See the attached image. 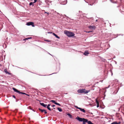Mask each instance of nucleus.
Wrapping results in <instances>:
<instances>
[{
  "label": "nucleus",
  "mask_w": 124,
  "mask_h": 124,
  "mask_svg": "<svg viewBox=\"0 0 124 124\" xmlns=\"http://www.w3.org/2000/svg\"><path fill=\"white\" fill-rule=\"evenodd\" d=\"M76 119L79 121L83 122V124H85V123L87 122L88 123V121L87 119L84 118L80 117L78 116L76 118Z\"/></svg>",
  "instance_id": "nucleus-1"
},
{
  "label": "nucleus",
  "mask_w": 124,
  "mask_h": 124,
  "mask_svg": "<svg viewBox=\"0 0 124 124\" xmlns=\"http://www.w3.org/2000/svg\"><path fill=\"white\" fill-rule=\"evenodd\" d=\"M90 90H86L85 89H80L77 91L79 93H87L90 92Z\"/></svg>",
  "instance_id": "nucleus-2"
},
{
  "label": "nucleus",
  "mask_w": 124,
  "mask_h": 124,
  "mask_svg": "<svg viewBox=\"0 0 124 124\" xmlns=\"http://www.w3.org/2000/svg\"><path fill=\"white\" fill-rule=\"evenodd\" d=\"M64 33L68 37H71L74 36L75 34L74 33L71 32H70L67 31H65Z\"/></svg>",
  "instance_id": "nucleus-3"
},
{
  "label": "nucleus",
  "mask_w": 124,
  "mask_h": 124,
  "mask_svg": "<svg viewBox=\"0 0 124 124\" xmlns=\"http://www.w3.org/2000/svg\"><path fill=\"white\" fill-rule=\"evenodd\" d=\"M13 89L14 90V92H16L18 93H19V94H25L29 96H30L29 95L27 94H26L24 93L21 92L19 91H18L17 89H16L15 88H13Z\"/></svg>",
  "instance_id": "nucleus-4"
},
{
  "label": "nucleus",
  "mask_w": 124,
  "mask_h": 124,
  "mask_svg": "<svg viewBox=\"0 0 124 124\" xmlns=\"http://www.w3.org/2000/svg\"><path fill=\"white\" fill-rule=\"evenodd\" d=\"M26 25L28 26L31 25L33 27H34L35 26L34 25V23L33 22H30L27 23Z\"/></svg>",
  "instance_id": "nucleus-5"
},
{
  "label": "nucleus",
  "mask_w": 124,
  "mask_h": 124,
  "mask_svg": "<svg viewBox=\"0 0 124 124\" xmlns=\"http://www.w3.org/2000/svg\"><path fill=\"white\" fill-rule=\"evenodd\" d=\"M111 1L114 3H116L121 1V0H110Z\"/></svg>",
  "instance_id": "nucleus-6"
},
{
  "label": "nucleus",
  "mask_w": 124,
  "mask_h": 124,
  "mask_svg": "<svg viewBox=\"0 0 124 124\" xmlns=\"http://www.w3.org/2000/svg\"><path fill=\"white\" fill-rule=\"evenodd\" d=\"M121 123H123V122L122 121H119L118 123H117L116 121H115L112 123L111 124H120Z\"/></svg>",
  "instance_id": "nucleus-7"
},
{
  "label": "nucleus",
  "mask_w": 124,
  "mask_h": 124,
  "mask_svg": "<svg viewBox=\"0 0 124 124\" xmlns=\"http://www.w3.org/2000/svg\"><path fill=\"white\" fill-rule=\"evenodd\" d=\"M116 116L117 117H119V119L120 120H121L123 122L121 116L120 115V114H116Z\"/></svg>",
  "instance_id": "nucleus-8"
},
{
  "label": "nucleus",
  "mask_w": 124,
  "mask_h": 124,
  "mask_svg": "<svg viewBox=\"0 0 124 124\" xmlns=\"http://www.w3.org/2000/svg\"><path fill=\"white\" fill-rule=\"evenodd\" d=\"M88 28L90 29H94L95 28V27L94 26H90L88 27Z\"/></svg>",
  "instance_id": "nucleus-9"
},
{
  "label": "nucleus",
  "mask_w": 124,
  "mask_h": 124,
  "mask_svg": "<svg viewBox=\"0 0 124 124\" xmlns=\"http://www.w3.org/2000/svg\"><path fill=\"white\" fill-rule=\"evenodd\" d=\"M79 109H80L81 111L84 113H85V111L84 109L82 108H79Z\"/></svg>",
  "instance_id": "nucleus-10"
},
{
  "label": "nucleus",
  "mask_w": 124,
  "mask_h": 124,
  "mask_svg": "<svg viewBox=\"0 0 124 124\" xmlns=\"http://www.w3.org/2000/svg\"><path fill=\"white\" fill-rule=\"evenodd\" d=\"M40 104L45 107H46L47 106L46 104H45L43 103H40Z\"/></svg>",
  "instance_id": "nucleus-11"
},
{
  "label": "nucleus",
  "mask_w": 124,
  "mask_h": 124,
  "mask_svg": "<svg viewBox=\"0 0 124 124\" xmlns=\"http://www.w3.org/2000/svg\"><path fill=\"white\" fill-rule=\"evenodd\" d=\"M89 54V53L88 51H85V52L84 53V54L85 55H87V54Z\"/></svg>",
  "instance_id": "nucleus-12"
},
{
  "label": "nucleus",
  "mask_w": 124,
  "mask_h": 124,
  "mask_svg": "<svg viewBox=\"0 0 124 124\" xmlns=\"http://www.w3.org/2000/svg\"><path fill=\"white\" fill-rule=\"evenodd\" d=\"M53 34L54 36L57 38L59 39H60V37L58 36L57 35H56V34H55V33H53Z\"/></svg>",
  "instance_id": "nucleus-13"
},
{
  "label": "nucleus",
  "mask_w": 124,
  "mask_h": 124,
  "mask_svg": "<svg viewBox=\"0 0 124 124\" xmlns=\"http://www.w3.org/2000/svg\"><path fill=\"white\" fill-rule=\"evenodd\" d=\"M50 106V104H48V105L47 106V109L49 110H51V109H50V108L49 107V106Z\"/></svg>",
  "instance_id": "nucleus-14"
},
{
  "label": "nucleus",
  "mask_w": 124,
  "mask_h": 124,
  "mask_svg": "<svg viewBox=\"0 0 124 124\" xmlns=\"http://www.w3.org/2000/svg\"><path fill=\"white\" fill-rule=\"evenodd\" d=\"M39 109L41 112H44V111H45V110L42 109L40 108H39Z\"/></svg>",
  "instance_id": "nucleus-15"
},
{
  "label": "nucleus",
  "mask_w": 124,
  "mask_h": 124,
  "mask_svg": "<svg viewBox=\"0 0 124 124\" xmlns=\"http://www.w3.org/2000/svg\"><path fill=\"white\" fill-rule=\"evenodd\" d=\"M28 108L30 109H31L32 110L34 111H35V110H34L33 109H32L31 108V106H29L28 107Z\"/></svg>",
  "instance_id": "nucleus-16"
},
{
  "label": "nucleus",
  "mask_w": 124,
  "mask_h": 124,
  "mask_svg": "<svg viewBox=\"0 0 124 124\" xmlns=\"http://www.w3.org/2000/svg\"><path fill=\"white\" fill-rule=\"evenodd\" d=\"M57 109L60 112H61L62 111V109L61 108H58Z\"/></svg>",
  "instance_id": "nucleus-17"
},
{
  "label": "nucleus",
  "mask_w": 124,
  "mask_h": 124,
  "mask_svg": "<svg viewBox=\"0 0 124 124\" xmlns=\"http://www.w3.org/2000/svg\"><path fill=\"white\" fill-rule=\"evenodd\" d=\"M50 101L52 102L53 103L55 104L56 102L54 100H52Z\"/></svg>",
  "instance_id": "nucleus-18"
},
{
  "label": "nucleus",
  "mask_w": 124,
  "mask_h": 124,
  "mask_svg": "<svg viewBox=\"0 0 124 124\" xmlns=\"http://www.w3.org/2000/svg\"><path fill=\"white\" fill-rule=\"evenodd\" d=\"M4 71L6 74H9V73L8 72V71L7 70H4Z\"/></svg>",
  "instance_id": "nucleus-19"
},
{
  "label": "nucleus",
  "mask_w": 124,
  "mask_h": 124,
  "mask_svg": "<svg viewBox=\"0 0 124 124\" xmlns=\"http://www.w3.org/2000/svg\"><path fill=\"white\" fill-rule=\"evenodd\" d=\"M67 115L70 117V118H71V115L70 114H68Z\"/></svg>",
  "instance_id": "nucleus-20"
},
{
  "label": "nucleus",
  "mask_w": 124,
  "mask_h": 124,
  "mask_svg": "<svg viewBox=\"0 0 124 124\" xmlns=\"http://www.w3.org/2000/svg\"><path fill=\"white\" fill-rule=\"evenodd\" d=\"M92 0V1L93 2V3H92V4H90V5H93V4L95 2V0H93V1H92V0Z\"/></svg>",
  "instance_id": "nucleus-21"
},
{
  "label": "nucleus",
  "mask_w": 124,
  "mask_h": 124,
  "mask_svg": "<svg viewBox=\"0 0 124 124\" xmlns=\"http://www.w3.org/2000/svg\"><path fill=\"white\" fill-rule=\"evenodd\" d=\"M55 104L56 105H59V106H61V105L60 104H59V103H56H56H55Z\"/></svg>",
  "instance_id": "nucleus-22"
},
{
  "label": "nucleus",
  "mask_w": 124,
  "mask_h": 124,
  "mask_svg": "<svg viewBox=\"0 0 124 124\" xmlns=\"http://www.w3.org/2000/svg\"><path fill=\"white\" fill-rule=\"evenodd\" d=\"M33 3V2H31L30 3V4H29V5L30 6H31V5H32L33 4V3Z\"/></svg>",
  "instance_id": "nucleus-23"
},
{
  "label": "nucleus",
  "mask_w": 124,
  "mask_h": 124,
  "mask_svg": "<svg viewBox=\"0 0 124 124\" xmlns=\"http://www.w3.org/2000/svg\"><path fill=\"white\" fill-rule=\"evenodd\" d=\"M45 2L46 3H48L49 2V0H45Z\"/></svg>",
  "instance_id": "nucleus-24"
},
{
  "label": "nucleus",
  "mask_w": 124,
  "mask_h": 124,
  "mask_svg": "<svg viewBox=\"0 0 124 124\" xmlns=\"http://www.w3.org/2000/svg\"><path fill=\"white\" fill-rule=\"evenodd\" d=\"M96 103L97 104H99V102L98 101H97V100H96Z\"/></svg>",
  "instance_id": "nucleus-25"
},
{
  "label": "nucleus",
  "mask_w": 124,
  "mask_h": 124,
  "mask_svg": "<svg viewBox=\"0 0 124 124\" xmlns=\"http://www.w3.org/2000/svg\"><path fill=\"white\" fill-rule=\"evenodd\" d=\"M75 107L77 108H78V109H79V108H80L78 107L77 106H75Z\"/></svg>",
  "instance_id": "nucleus-26"
},
{
  "label": "nucleus",
  "mask_w": 124,
  "mask_h": 124,
  "mask_svg": "<svg viewBox=\"0 0 124 124\" xmlns=\"http://www.w3.org/2000/svg\"><path fill=\"white\" fill-rule=\"evenodd\" d=\"M44 113L45 114H46L47 113V112L45 110V111H44Z\"/></svg>",
  "instance_id": "nucleus-27"
},
{
  "label": "nucleus",
  "mask_w": 124,
  "mask_h": 124,
  "mask_svg": "<svg viewBox=\"0 0 124 124\" xmlns=\"http://www.w3.org/2000/svg\"><path fill=\"white\" fill-rule=\"evenodd\" d=\"M37 0H34V2H33V3H34L36 2L37 1Z\"/></svg>",
  "instance_id": "nucleus-28"
},
{
  "label": "nucleus",
  "mask_w": 124,
  "mask_h": 124,
  "mask_svg": "<svg viewBox=\"0 0 124 124\" xmlns=\"http://www.w3.org/2000/svg\"><path fill=\"white\" fill-rule=\"evenodd\" d=\"M45 40V41H48V42H51V41H50V40Z\"/></svg>",
  "instance_id": "nucleus-29"
},
{
  "label": "nucleus",
  "mask_w": 124,
  "mask_h": 124,
  "mask_svg": "<svg viewBox=\"0 0 124 124\" xmlns=\"http://www.w3.org/2000/svg\"><path fill=\"white\" fill-rule=\"evenodd\" d=\"M97 107H99V104H97Z\"/></svg>",
  "instance_id": "nucleus-30"
},
{
  "label": "nucleus",
  "mask_w": 124,
  "mask_h": 124,
  "mask_svg": "<svg viewBox=\"0 0 124 124\" xmlns=\"http://www.w3.org/2000/svg\"><path fill=\"white\" fill-rule=\"evenodd\" d=\"M13 98H15H15H16L15 96V95H13Z\"/></svg>",
  "instance_id": "nucleus-31"
},
{
  "label": "nucleus",
  "mask_w": 124,
  "mask_h": 124,
  "mask_svg": "<svg viewBox=\"0 0 124 124\" xmlns=\"http://www.w3.org/2000/svg\"><path fill=\"white\" fill-rule=\"evenodd\" d=\"M27 39H31V37L28 38H27Z\"/></svg>",
  "instance_id": "nucleus-32"
},
{
  "label": "nucleus",
  "mask_w": 124,
  "mask_h": 124,
  "mask_svg": "<svg viewBox=\"0 0 124 124\" xmlns=\"http://www.w3.org/2000/svg\"><path fill=\"white\" fill-rule=\"evenodd\" d=\"M28 39H27V38H26L25 39H24V40H28Z\"/></svg>",
  "instance_id": "nucleus-33"
},
{
  "label": "nucleus",
  "mask_w": 124,
  "mask_h": 124,
  "mask_svg": "<svg viewBox=\"0 0 124 124\" xmlns=\"http://www.w3.org/2000/svg\"><path fill=\"white\" fill-rule=\"evenodd\" d=\"M44 13H45V14L47 13V14H48L49 13H47V12H45Z\"/></svg>",
  "instance_id": "nucleus-34"
},
{
  "label": "nucleus",
  "mask_w": 124,
  "mask_h": 124,
  "mask_svg": "<svg viewBox=\"0 0 124 124\" xmlns=\"http://www.w3.org/2000/svg\"><path fill=\"white\" fill-rule=\"evenodd\" d=\"M52 106V107H54L55 106V105H53Z\"/></svg>",
  "instance_id": "nucleus-35"
},
{
  "label": "nucleus",
  "mask_w": 124,
  "mask_h": 124,
  "mask_svg": "<svg viewBox=\"0 0 124 124\" xmlns=\"http://www.w3.org/2000/svg\"><path fill=\"white\" fill-rule=\"evenodd\" d=\"M92 31H88V32H88V33H89V32H91Z\"/></svg>",
  "instance_id": "nucleus-36"
},
{
  "label": "nucleus",
  "mask_w": 124,
  "mask_h": 124,
  "mask_svg": "<svg viewBox=\"0 0 124 124\" xmlns=\"http://www.w3.org/2000/svg\"><path fill=\"white\" fill-rule=\"evenodd\" d=\"M55 109V108H53L52 109Z\"/></svg>",
  "instance_id": "nucleus-37"
},
{
  "label": "nucleus",
  "mask_w": 124,
  "mask_h": 124,
  "mask_svg": "<svg viewBox=\"0 0 124 124\" xmlns=\"http://www.w3.org/2000/svg\"><path fill=\"white\" fill-rule=\"evenodd\" d=\"M96 22H97V20H96Z\"/></svg>",
  "instance_id": "nucleus-38"
},
{
  "label": "nucleus",
  "mask_w": 124,
  "mask_h": 124,
  "mask_svg": "<svg viewBox=\"0 0 124 124\" xmlns=\"http://www.w3.org/2000/svg\"><path fill=\"white\" fill-rule=\"evenodd\" d=\"M19 100H21V99H20H20H19Z\"/></svg>",
  "instance_id": "nucleus-39"
},
{
  "label": "nucleus",
  "mask_w": 124,
  "mask_h": 124,
  "mask_svg": "<svg viewBox=\"0 0 124 124\" xmlns=\"http://www.w3.org/2000/svg\"><path fill=\"white\" fill-rule=\"evenodd\" d=\"M34 5H33V6Z\"/></svg>",
  "instance_id": "nucleus-40"
}]
</instances>
